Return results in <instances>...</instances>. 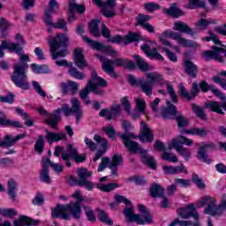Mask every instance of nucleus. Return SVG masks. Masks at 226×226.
<instances>
[{"label":"nucleus","mask_w":226,"mask_h":226,"mask_svg":"<svg viewBox=\"0 0 226 226\" xmlns=\"http://www.w3.org/2000/svg\"><path fill=\"white\" fill-rule=\"evenodd\" d=\"M138 138L142 142H153L154 140V137L151 133V129L147 127V124L144 121L141 122L140 134Z\"/></svg>","instance_id":"f3484780"},{"label":"nucleus","mask_w":226,"mask_h":226,"mask_svg":"<svg viewBox=\"0 0 226 226\" xmlns=\"http://www.w3.org/2000/svg\"><path fill=\"white\" fill-rule=\"evenodd\" d=\"M46 139L49 144H52L53 142H59V140H66V133H57L46 131Z\"/></svg>","instance_id":"bb28decb"},{"label":"nucleus","mask_w":226,"mask_h":226,"mask_svg":"<svg viewBox=\"0 0 226 226\" xmlns=\"http://www.w3.org/2000/svg\"><path fill=\"white\" fill-rule=\"evenodd\" d=\"M162 160H165L166 162H171V163L177 162V156L172 153L164 152L162 154Z\"/></svg>","instance_id":"bf43d9fd"},{"label":"nucleus","mask_w":226,"mask_h":226,"mask_svg":"<svg viewBox=\"0 0 226 226\" xmlns=\"http://www.w3.org/2000/svg\"><path fill=\"white\" fill-rule=\"evenodd\" d=\"M30 68L32 69V72H34V73H46L47 72V66L46 65H39L36 64H32L30 65Z\"/></svg>","instance_id":"052dcab7"},{"label":"nucleus","mask_w":226,"mask_h":226,"mask_svg":"<svg viewBox=\"0 0 226 226\" xmlns=\"http://www.w3.org/2000/svg\"><path fill=\"white\" fill-rule=\"evenodd\" d=\"M163 76L158 72H149L147 74V79H141L138 81V87L140 88L142 93H145L147 96L153 94V86L156 82H162Z\"/></svg>","instance_id":"1a4fd4ad"},{"label":"nucleus","mask_w":226,"mask_h":226,"mask_svg":"<svg viewBox=\"0 0 226 226\" xmlns=\"http://www.w3.org/2000/svg\"><path fill=\"white\" fill-rule=\"evenodd\" d=\"M162 11L166 13V15H170V17H173V19H179V17L185 16V11L179 9L176 3L171 4L170 8L164 9Z\"/></svg>","instance_id":"5701e85b"},{"label":"nucleus","mask_w":226,"mask_h":226,"mask_svg":"<svg viewBox=\"0 0 226 226\" xmlns=\"http://www.w3.org/2000/svg\"><path fill=\"white\" fill-rule=\"evenodd\" d=\"M94 140L99 146H101L102 150H98L97 153L95 154V157L94 158V162H97V160H100L102 156H103V154L107 151V139L104 138H102L100 135L95 134L94 136Z\"/></svg>","instance_id":"6ab92c4d"},{"label":"nucleus","mask_w":226,"mask_h":226,"mask_svg":"<svg viewBox=\"0 0 226 226\" xmlns=\"http://www.w3.org/2000/svg\"><path fill=\"white\" fill-rule=\"evenodd\" d=\"M69 74L71 75V77H73L78 80H84V72H81L80 71H79V69L73 67V65L69 67Z\"/></svg>","instance_id":"09e8293b"},{"label":"nucleus","mask_w":226,"mask_h":226,"mask_svg":"<svg viewBox=\"0 0 226 226\" xmlns=\"http://www.w3.org/2000/svg\"><path fill=\"white\" fill-rule=\"evenodd\" d=\"M109 110L111 112V119H117L123 112V108L119 104H113L110 106Z\"/></svg>","instance_id":"de8ad7c7"},{"label":"nucleus","mask_w":226,"mask_h":226,"mask_svg":"<svg viewBox=\"0 0 226 226\" xmlns=\"http://www.w3.org/2000/svg\"><path fill=\"white\" fill-rule=\"evenodd\" d=\"M40 181H41V183H46V185H50V183H52L49 170H42L41 172Z\"/></svg>","instance_id":"680f3d73"},{"label":"nucleus","mask_w":226,"mask_h":226,"mask_svg":"<svg viewBox=\"0 0 226 226\" xmlns=\"http://www.w3.org/2000/svg\"><path fill=\"white\" fill-rule=\"evenodd\" d=\"M61 112H64V116L66 117L72 116L73 114V111L72 110V108H70L69 104H64L61 108H58L56 109V114H61Z\"/></svg>","instance_id":"13d9d810"},{"label":"nucleus","mask_w":226,"mask_h":226,"mask_svg":"<svg viewBox=\"0 0 226 226\" xmlns=\"http://www.w3.org/2000/svg\"><path fill=\"white\" fill-rule=\"evenodd\" d=\"M98 58L100 61L102 62V68L105 72V73H108L112 77V79H117V74H116V72H114V65L115 66H126V60L123 58H117L115 60L112 59H107L103 60V57L102 56H98Z\"/></svg>","instance_id":"9b49d317"},{"label":"nucleus","mask_w":226,"mask_h":226,"mask_svg":"<svg viewBox=\"0 0 226 226\" xmlns=\"http://www.w3.org/2000/svg\"><path fill=\"white\" fill-rule=\"evenodd\" d=\"M208 35L207 37H204L202 40L203 41H214L215 45H222V41H220V37L216 35L215 34L212 33L211 31L207 32Z\"/></svg>","instance_id":"603ef678"},{"label":"nucleus","mask_w":226,"mask_h":226,"mask_svg":"<svg viewBox=\"0 0 226 226\" xmlns=\"http://www.w3.org/2000/svg\"><path fill=\"white\" fill-rule=\"evenodd\" d=\"M177 215L184 220H188L189 218L192 217L197 222L200 218V215L195 209V206H193L192 204L187 205L185 207L179 208L177 211Z\"/></svg>","instance_id":"2eb2a0df"},{"label":"nucleus","mask_w":226,"mask_h":226,"mask_svg":"<svg viewBox=\"0 0 226 226\" xmlns=\"http://www.w3.org/2000/svg\"><path fill=\"white\" fill-rule=\"evenodd\" d=\"M136 20L138 22V26H141V27H144L151 20V16L149 15H144V14H139L136 18Z\"/></svg>","instance_id":"5fc2aeb1"},{"label":"nucleus","mask_w":226,"mask_h":226,"mask_svg":"<svg viewBox=\"0 0 226 226\" xmlns=\"http://www.w3.org/2000/svg\"><path fill=\"white\" fill-rule=\"evenodd\" d=\"M73 199H77L76 202L71 201L69 204L57 205L52 211L53 218H62V220H71L72 216L75 220H80L82 215V208L80 205L84 199L80 197V191H76L72 194Z\"/></svg>","instance_id":"20e7f679"},{"label":"nucleus","mask_w":226,"mask_h":226,"mask_svg":"<svg viewBox=\"0 0 226 226\" xmlns=\"http://www.w3.org/2000/svg\"><path fill=\"white\" fill-rule=\"evenodd\" d=\"M79 153V148L77 147L68 144L66 146V151L62 154V160L65 162V165L67 167H72V163L70 162L71 158H74L75 155Z\"/></svg>","instance_id":"dca6fc26"},{"label":"nucleus","mask_w":226,"mask_h":226,"mask_svg":"<svg viewBox=\"0 0 226 226\" xmlns=\"http://www.w3.org/2000/svg\"><path fill=\"white\" fill-rule=\"evenodd\" d=\"M119 137L123 139L124 145L127 149H129V151H131V153H140L143 163L148 165V167L153 170H156V161H154L153 156L149 155L147 151L142 150L140 145H139L137 141L132 140V139H137V136H134L132 132H125L124 134H120Z\"/></svg>","instance_id":"39448f33"},{"label":"nucleus","mask_w":226,"mask_h":226,"mask_svg":"<svg viewBox=\"0 0 226 226\" xmlns=\"http://www.w3.org/2000/svg\"><path fill=\"white\" fill-rule=\"evenodd\" d=\"M162 36L163 37L160 38V41L162 45H164V47H166L163 50L164 52H166V55L168 56L169 59L171 60L173 63H176L177 61V56L170 52L169 49H174V50L179 52V47L172 46V43H170V41H169L165 38H172V40L177 41V43L180 44L181 47H185L189 49H197L199 47V43L183 37V35L177 32L164 31L162 33Z\"/></svg>","instance_id":"7ed1b4c3"},{"label":"nucleus","mask_w":226,"mask_h":226,"mask_svg":"<svg viewBox=\"0 0 226 226\" xmlns=\"http://www.w3.org/2000/svg\"><path fill=\"white\" fill-rule=\"evenodd\" d=\"M0 126H12V128H24L20 122L17 120H10L4 115V112H0Z\"/></svg>","instance_id":"b1692460"},{"label":"nucleus","mask_w":226,"mask_h":226,"mask_svg":"<svg viewBox=\"0 0 226 226\" xmlns=\"http://www.w3.org/2000/svg\"><path fill=\"white\" fill-rule=\"evenodd\" d=\"M69 11L70 13H84V11H86V6L77 4L76 0H69Z\"/></svg>","instance_id":"e433bc0d"},{"label":"nucleus","mask_w":226,"mask_h":226,"mask_svg":"<svg viewBox=\"0 0 226 226\" xmlns=\"http://www.w3.org/2000/svg\"><path fill=\"white\" fill-rule=\"evenodd\" d=\"M220 48L218 46H212V50L203 51L201 56L205 61H218V63H225L223 56H222V52L226 51V45L222 44Z\"/></svg>","instance_id":"f8f14e48"},{"label":"nucleus","mask_w":226,"mask_h":226,"mask_svg":"<svg viewBox=\"0 0 226 226\" xmlns=\"http://www.w3.org/2000/svg\"><path fill=\"white\" fill-rule=\"evenodd\" d=\"M192 146L193 145V140L184 137L182 135L177 136V138L173 139L171 143L169 145V149H176V151L180 154L181 156H184V158H190L192 156V152L190 151V148H185L181 146Z\"/></svg>","instance_id":"9d476101"},{"label":"nucleus","mask_w":226,"mask_h":226,"mask_svg":"<svg viewBox=\"0 0 226 226\" xmlns=\"http://www.w3.org/2000/svg\"><path fill=\"white\" fill-rule=\"evenodd\" d=\"M0 215L5 218H11V216H17L19 213L13 208H0Z\"/></svg>","instance_id":"864d4df0"},{"label":"nucleus","mask_w":226,"mask_h":226,"mask_svg":"<svg viewBox=\"0 0 226 226\" xmlns=\"http://www.w3.org/2000/svg\"><path fill=\"white\" fill-rule=\"evenodd\" d=\"M167 107H164L162 111L163 119H174L177 114V108L170 102H167Z\"/></svg>","instance_id":"412c9836"},{"label":"nucleus","mask_w":226,"mask_h":226,"mask_svg":"<svg viewBox=\"0 0 226 226\" xmlns=\"http://www.w3.org/2000/svg\"><path fill=\"white\" fill-rule=\"evenodd\" d=\"M7 188L10 199L11 200H15V199H17V190H19V188L17 187V182H15V180H13L12 178L9 179V181L7 182Z\"/></svg>","instance_id":"f704fd0d"},{"label":"nucleus","mask_w":226,"mask_h":226,"mask_svg":"<svg viewBox=\"0 0 226 226\" xmlns=\"http://www.w3.org/2000/svg\"><path fill=\"white\" fill-rule=\"evenodd\" d=\"M5 46L19 56V63L14 64L11 79L17 87L27 91L31 87L29 81H27V68L29 67L27 63L31 61V58H29V55L24 54L23 49L17 48L15 44H6L5 42Z\"/></svg>","instance_id":"f257e3e1"},{"label":"nucleus","mask_w":226,"mask_h":226,"mask_svg":"<svg viewBox=\"0 0 226 226\" xmlns=\"http://www.w3.org/2000/svg\"><path fill=\"white\" fill-rule=\"evenodd\" d=\"M166 89L173 103H177L178 99H177V95H176V91L174 90V87H172L170 83H166Z\"/></svg>","instance_id":"6e6d98bb"},{"label":"nucleus","mask_w":226,"mask_h":226,"mask_svg":"<svg viewBox=\"0 0 226 226\" xmlns=\"http://www.w3.org/2000/svg\"><path fill=\"white\" fill-rule=\"evenodd\" d=\"M43 149H45V136L40 135L35 141L34 150L39 153V154H41Z\"/></svg>","instance_id":"79ce46f5"},{"label":"nucleus","mask_w":226,"mask_h":226,"mask_svg":"<svg viewBox=\"0 0 226 226\" xmlns=\"http://www.w3.org/2000/svg\"><path fill=\"white\" fill-rule=\"evenodd\" d=\"M211 24H216V22L213 21V19H201L198 22H196V27L198 29H201V31H204L207 29V27L211 26Z\"/></svg>","instance_id":"37998d69"},{"label":"nucleus","mask_w":226,"mask_h":226,"mask_svg":"<svg viewBox=\"0 0 226 226\" xmlns=\"http://www.w3.org/2000/svg\"><path fill=\"white\" fill-rule=\"evenodd\" d=\"M175 119L178 128H186V126L190 125V120L181 113L176 115Z\"/></svg>","instance_id":"ea45409f"},{"label":"nucleus","mask_w":226,"mask_h":226,"mask_svg":"<svg viewBox=\"0 0 226 226\" xmlns=\"http://www.w3.org/2000/svg\"><path fill=\"white\" fill-rule=\"evenodd\" d=\"M150 195L154 198L163 197V188L158 184L152 185L150 188Z\"/></svg>","instance_id":"a19ab883"},{"label":"nucleus","mask_w":226,"mask_h":226,"mask_svg":"<svg viewBox=\"0 0 226 226\" xmlns=\"http://www.w3.org/2000/svg\"><path fill=\"white\" fill-rule=\"evenodd\" d=\"M184 68L185 70V73H187L189 77L192 79H195L197 77L199 67L193 64V62L190 60H185Z\"/></svg>","instance_id":"393cba45"},{"label":"nucleus","mask_w":226,"mask_h":226,"mask_svg":"<svg viewBox=\"0 0 226 226\" xmlns=\"http://www.w3.org/2000/svg\"><path fill=\"white\" fill-rule=\"evenodd\" d=\"M93 176V173L91 171L87 170H79L78 171V177L79 179L75 178L72 175H68L65 177V181L68 183V185H71V186H83L86 190L88 192H93L94 188H98V190H101V192H112V190H116L119 185L116 183L111 184H102L98 183L97 185L89 181L87 178L91 177Z\"/></svg>","instance_id":"f03ea898"},{"label":"nucleus","mask_w":226,"mask_h":226,"mask_svg":"<svg viewBox=\"0 0 226 226\" xmlns=\"http://www.w3.org/2000/svg\"><path fill=\"white\" fill-rule=\"evenodd\" d=\"M173 31H178L179 33H185V34H190L191 36H193L195 34V32L188 26V24L181 21L177 20L173 24Z\"/></svg>","instance_id":"4be33fe9"},{"label":"nucleus","mask_w":226,"mask_h":226,"mask_svg":"<svg viewBox=\"0 0 226 226\" xmlns=\"http://www.w3.org/2000/svg\"><path fill=\"white\" fill-rule=\"evenodd\" d=\"M38 223H40V221L33 220L26 215H20L19 219L13 222L14 226H33L38 225Z\"/></svg>","instance_id":"a878e982"},{"label":"nucleus","mask_w":226,"mask_h":226,"mask_svg":"<svg viewBox=\"0 0 226 226\" xmlns=\"http://www.w3.org/2000/svg\"><path fill=\"white\" fill-rule=\"evenodd\" d=\"M32 86L34 87V91L39 94L40 96H41L42 98H45L47 96V93L43 91L41 86L40 85V83H38V81H33Z\"/></svg>","instance_id":"338daca9"},{"label":"nucleus","mask_w":226,"mask_h":226,"mask_svg":"<svg viewBox=\"0 0 226 226\" xmlns=\"http://www.w3.org/2000/svg\"><path fill=\"white\" fill-rule=\"evenodd\" d=\"M182 133H186L187 135H198L199 137H207L210 131L206 130V128L193 127L191 130L184 129Z\"/></svg>","instance_id":"c85d7f7f"},{"label":"nucleus","mask_w":226,"mask_h":226,"mask_svg":"<svg viewBox=\"0 0 226 226\" xmlns=\"http://www.w3.org/2000/svg\"><path fill=\"white\" fill-rule=\"evenodd\" d=\"M61 121V116L55 111V114H49L46 117V123L49 126H51L54 130H57V124Z\"/></svg>","instance_id":"2f4dec72"},{"label":"nucleus","mask_w":226,"mask_h":226,"mask_svg":"<svg viewBox=\"0 0 226 226\" xmlns=\"http://www.w3.org/2000/svg\"><path fill=\"white\" fill-rule=\"evenodd\" d=\"M102 26V20L101 19H94L92 20L88 25V31L92 36H95V38H100L102 36V34H100V28L99 26Z\"/></svg>","instance_id":"cd10ccee"},{"label":"nucleus","mask_w":226,"mask_h":226,"mask_svg":"<svg viewBox=\"0 0 226 226\" xmlns=\"http://www.w3.org/2000/svg\"><path fill=\"white\" fill-rule=\"evenodd\" d=\"M192 182L200 190H204V188H206V184H204L202 178L199 177V175L194 174L192 176Z\"/></svg>","instance_id":"0e129e2a"},{"label":"nucleus","mask_w":226,"mask_h":226,"mask_svg":"<svg viewBox=\"0 0 226 226\" xmlns=\"http://www.w3.org/2000/svg\"><path fill=\"white\" fill-rule=\"evenodd\" d=\"M139 211L140 214H135L132 205L128 204L127 208L124 209V215L125 216L126 222L129 223L134 222L137 223V225H147L152 223L153 217L144 205H139Z\"/></svg>","instance_id":"0eeeda50"},{"label":"nucleus","mask_w":226,"mask_h":226,"mask_svg":"<svg viewBox=\"0 0 226 226\" xmlns=\"http://www.w3.org/2000/svg\"><path fill=\"white\" fill-rule=\"evenodd\" d=\"M145 10L148 11V13H153V11H156V10H160V4L156 3H146L144 4Z\"/></svg>","instance_id":"e2e57ef3"},{"label":"nucleus","mask_w":226,"mask_h":226,"mask_svg":"<svg viewBox=\"0 0 226 226\" xmlns=\"http://www.w3.org/2000/svg\"><path fill=\"white\" fill-rule=\"evenodd\" d=\"M124 45H129V43H132L133 41H140V35L135 33L130 32L127 35L124 36Z\"/></svg>","instance_id":"49530a36"},{"label":"nucleus","mask_w":226,"mask_h":226,"mask_svg":"<svg viewBox=\"0 0 226 226\" xmlns=\"http://www.w3.org/2000/svg\"><path fill=\"white\" fill-rule=\"evenodd\" d=\"M12 146H15V141L13 138H11V136L5 135L3 140L0 138V147L8 148V147H12Z\"/></svg>","instance_id":"a18cd8bd"},{"label":"nucleus","mask_w":226,"mask_h":226,"mask_svg":"<svg viewBox=\"0 0 226 226\" xmlns=\"http://www.w3.org/2000/svg\"><path fill=\"white\" fill-rule=\"evenodd\" d=\"M226 196L223 195V199L222 204H216V199L211 196H203L200 200V207H204L205 215H210V216H222L223 215V211L226 208Z\"/></svg>","instance_id":"6e6552de"},{"label":"nucleus","mask_w":226,"mask_h":226,"mask_svg":"<svg viewBox=\"0 0 226 226\" xmlns=\"http://www.w3.org/2000/svg\"><path fill=\"white\" fill-rule=\"evenodd\" d=\"M41 165L43 170H48V169H53V170H63V165L59 163H54L50 162V159L47 157H42L41 160Z\"/></svg>","instance_id":"7c9ffc66"},{"label":"nucleus","mask_w":226,"mask_h":226,"mask_svg":"<svg viewBox=\"0 0 226 226\" xmlns=\"http://www.w3.org/2000/svg\"><path fill=\"white\" fill-rule=\"evenodd\" d=\"M83 41H86L94 50L102 51L103 50V43L99 42L98 41H94L91 38L82 35L81 36Z\"/></svg>","instance_id":"c9c22d12"},{"label":"nucleus","mask_w":226,"mask_h":226,"mask_svg":"<svg viewBox=\"0 0 226 226\" xmlns=\"http://www.w3.org/2000/svg\"><path fill=\"white\" fill-rule=\"evenodd\" d=\"M74 63L79 70H84L87 66V62L84 57V50L81 48L74 50Z\"/></svg>","instance_id":"a211bd4d"},{"label":"nucleus","mask_w":226,"mask_h":226,"mask_svg":"<svg viewBox=\"0 0 226 226\" xmlns=\"http://www.w3.org/2000/svg\"><path fill=\"white\" fill-rule=\"evenodd\" d=\"M89 93H91V81H88L85 88L79 92V98L85 102V105L91 103Z\"/></svg>","instance_id":"4c0bfd02"},{"label":"nucleus","mask_w":226,"mask_h":226,"mask_svg":"<svg viewBox=\"0 0 226 226\" xmlns=\"http://www.w3.org/2000/svg\"><path fill=\"white\" fill-rule=\"evenodd\" d=\"M43 20L46 26H49V27H53L54 22H52V12H50V11H45Z\"/></svg>","instance_id":"774afa93"},{"label":"nucleus","mask_w":226,"mask_h":226,"mask_svg":"<svg viewBox=\"0 0 226 226\" xmlns=\"http://www.w3.org/2000/svg\"><path fill=\"white\" fill-rule=\"evenodd\" d=\"M94 3L96 6L102 8V14L104 17H116V0H107L104 4L102 0H94Z\"/></svg>","instance_id":"4468645a"},{"label":"nucleus","mask_w":226,"mask_h":226,"mask_svg":"<svg viewBox=\"0 0 226 226\" xmlns=\"http://www.w3.org/2000/svg\"><path fill=\"white\" fill-rule=\"evenodd\" d=\"M52 27H55L56 29H62L64 33H68L66 20L64 19H58L56 23H53Z\"/></svg>","instance_id":"4d7b16f0"},{"label":"nucleus","mask_w":226,"mask_h":226,"mask_svg":"<svg viewBox=\"0 0 226 226\" xmlns=\"http://www.w3.org/2000/svg\"><path fill=\"white\" fill-rule=\"evenodd\" d=\"M71 110H72V114L76 117L77 123L80 122V117L84 116V111L82 110V106L80 105V101L79 99L73 97L71 99Z\"/></svg>","instance_id":"aec40b11"},{"label":"nucleus","mask_w":226,"mask_h":226,"mask_svg":"<svg viewBox=\"0 0 226 226\" xmlns=\"http://www.w3.org/2000/svg\"><path fill=\"white\" fill-rule=\"evenodd\" d=\"M97 216L100 220V222H102L103 223H106V225H114V222L112 219L109 217V215L105 213L103 210H99L97 213Z\"/></svg>","instance_id":"c03bdc74"},{"label":"nucleus","mask_w":226,"mask_h":226,"mask_svg":"<svg viewBox=\"0 0 226 226\" xmlns=\"http://www.w3.org/2000/svg\"><path fill=\"white\" fill-rule=\"evenodd\" d=\"M207 147H209V145H204L202 147H200L198 154H197V158L198 160H200V162H204V163H207V165L211 164V159H209L208 155H207Z\"/></svg>","instance_id":"473e14b6"},{"label":"nucleus","mask_w":226,"mask_h":226,"mask_svg":"<svg viewBox=\"0 0 226 226\" xmlns=\"http://www.w3.org/2000/svg\"><path fill=\"white\" fill-rule=\"evenodd\" d=\"M120 165H123V157L120 154H115L111 161L109 157H102L98 170H105L107 167L114 170V169H117Z\"/></svg>","instance_id":"ddd939ff"},{"label":"nucleus","mask_w":226,"mask_h":226,"mask_svg":"<svg viewBox=\"0 0 226 226\" xmlns=\"http://www.w3.org/2000/svg\"><path fill=\"white\" fill-rule=\"evenodd\" d=\"M187 8L188 10H196V8H204L206 10V3L200 0H189Z\"/></svg>","instance_id":"3c124183"},{"label":"nucleus","mask_w":226,"mask_h":226,"mask_svg":"<svg viewBox=\"0 0 226 226\" xmlns=\"http://www.w3.org/2000/svg\"><path fill=\"white\" fill-rule=\"evenodd\" d=\"M134 59H136L135 63L141 72H149V70H153V67L149 66V64L144 61V58H142L140 56L134 55Z\"/></svg>","instance_id":"58836bf2"},{"label":"nucleus","mask_w":226,"mask_h":226,"mask_svg":"<svg viewBox=\"0 0 226 226\" xmlns=\"http://www.w3.org/2000/svg\"><path fill=\"white\" fill-rule=\"evenodd\" d=\"M192 112H194V114H196V116L199 117L200 119H202V121H207V115H206L204 109L193 104Z\"/></svg>","instance_id":"8fccbe9b"},{"label":"nucleus","mask_w":226,"mask_h":226,"mask_svg":"<svg viewBox=\"0 0 226 226\" xmlns=\"http://www.w3.org/2000/svg\"><path fill=\"white\" fill-rule=\"evenodd\" d=\"M92 70L91 77H92V84L93 86H96L97 87H107V80L98 76L96 71L94 68H90Z\"/></svg>","instance_id":"c756f323"},{"label":"nucleus","mask_w":226,"mask_h":226,"mask_svg":"<svg viewBox=\"0 0 226 226\" xmlns=\"http://www.w3.org/2000/svg\"><path fill=\"white\" fill-rule=\"evenodd\" d=\"M68 41H70V37L66 34H56V37L49 35L48 43L52 59L56 60L68 56Z\"/></svg>","instance_id":"423d86ee"},{"label":"nucleus","mask_w":226,"mask_h":226,"mask_svg":"<svg viewBox=\"0 0 226 226\" xmlns=\"http://www.w3.org/2000/svg\"><path fill=\"white\" fill-rule=\"evenodd\" d=\"M192 182L200 190H204V188H206V184H204L202 178L199 177V175L194 174L192 176Z\"/></svg>","instance_id":"69168bd1"},{"label":"nucleus","mask_w":226,"mask_h":226,"mask_svg":"<svg viewBox=\"0 0 226 226\" xmlns=\"http://www.w3.org/2000/svg\"><path fill=\"white\" fill-rule=\"evenodd\" d=\"M10 27H11V24L6 19L0 18V34L2 38H8V34H10Z\"/></svg>","instance_id":"72a5a7b5"}]
</instances>
